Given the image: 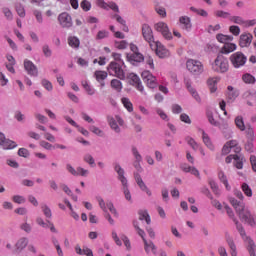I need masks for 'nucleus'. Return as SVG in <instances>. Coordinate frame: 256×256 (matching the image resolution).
Segmentation results:
<instances>
[{
    "mask_svg": "<svg viewBox=\"0 0 256 256\" xmlns=\"http://www.w3.org/2000/svg\"><path fill=\"white\" fill-rule=\"evenodd\" d=\"M134 177H135V181H136L137 185L140 187L141 191H145V193L149 197H151V190H149V188H147V185H145V182H143L141 175H139V173H135Z\"/></svg>",
    "mask_w": 256,
    "mask_h": 256,
    "instance_id": "4be33fe9",
    "label": "nucleus"
},
{
    "mask_svg": "<svg viewBox=\"0 0 256 256\" xmlns=\"http://www.w3.org/2000/svg\"><path fill=\"white\" fill-rule=\"evenodd\" d=\"M230 203L232 207H234L240 220L248 223L251 227H256V216L252 215L249 209L245 208L243 202H239L235 198H230Z\"/></svg>",
    "mask_w": 256,
    "mask_h": 256,
    "instance_id": "f257e3e1",
    "label": "nucleus"
},
{
    "mask_svg": "<svg viewBox=\"0 0 256 256\" xmlns=\"http://www.w3.org/2000/svg\"><path fill=\"white\" fill-rule=\"evenodd\" d=\"M229 31L232 33V35L238 37V35L241 33V28H239V26L232 25L229 27Z\"/></svg>",
    "mask_w": 256,
    "mask_h": 256,
    "instance_id": "4d7b16f0",
    "label": "nucleus"
},
{
    "mask_svg": "<svg viewBox=\"0 0 256 256\" xmlns=\"http://www.w3.org/2000/svg\"><path fill=\"white\" fill-rule=\"evenodd\" d=\"M242 191L246 197H253V190H251V187H249V184L243 183L242 184Z\"/></svg>",
    "mask_w": 256,
    "mask_h": 256,
    "instance_id": "de8ad7c7",
    "label": "nucleus"
},
{
    "mask_svg": "<svg viewBox=\"0 0 256 256\" xmlns=\"http://www.w3.org/2000/svg\"><path fill=\"white\" fill-rule=\"evenodd\" d=\"M90 131L95 135H98V137H103V131L97 126H90Z\"/></svg>",
    "mask_w": 256,
    "mask_h": 256,
    "instance_id": "052dcab7",
    "label": "nucleus"
},
{
    "mask_svg": "<svg viewBox=\"0 0 256 256\" xmlns=\"http://www.w3.org/2000/svg\"><path fill=\"white\" fill-rule=\"evenodd\" d=\"M3 14L5 15L8 21H13V12L7 7L2 9Z\"/></svg>",
    "mask_w": 256,
    "mask_h": 256,
    "instance_id": "5fc2aeb1",
    "label": "nucleus"
},
{
    "mask_svg": "<svg viewBox=\"0 0 256 256\" xmlns=\"http://www.w3.org/2000/svg\"><path fill=\"white\" fill-rule=\"evenodd\" d=\"M133 225H134L138 235L142 238V240L144 242V249H145L146 253L152 252L155 255V253H157V247L155 246V244H153V242H147V239H145V231H143L142 229L139 228V222L134 221Z\"/></svg>",
    "mask_w": 256,
    "mask_h": 256,
    "instance_id": "20e7f679",
    "label": "nucleus"
},
{
    "mask_svg": "<svg viewBox=\"0 0 256 256\" xmlns=\"http://www.w3.org/2000/svg\"><path fill=\"white\" fill-rule=\"evenodd\" d=\"M184 84L185 87L188 89L189 93L192 95V97L198 102L201 103V97L199 96V93H197V90H195L193 87H191L192 82L191 78L184 77Z\"/></svg>",
    "mask_w": 256,
    "mask_h": 256,
    "instance_id": "a211bd4d",
    "label": "nucleus"
},
{
    "mask_svg": "<svg viewBox=\"0 0 256 256\" xmlns=\"http://www.w3.org/2000/svg\"><path fill=\"white\" fill-rule=\"evenodd\" d=\"M227 97L230 101H235L239 97V91L235 90L233 86H228Z\"/></svg>",
    "mask_w": 256,
    "mask_h": 256,
    "instance_id": "7c9ffc66",
    "label": "nucleus"
},
{
    "mask_svg": "<svg viewBox=\"0 0 256 256\" xmlns=\"http://www.w3.org/2000/svg\"><path fill=\"white\" fill-rule=\"evenodd\" d=\"M253 42V34L243 33L240 35L239 46L242 48L249 47Z\"/></svg>",
    "mask_w": 256,
    "mask_h": 256,
    "instance_id": "6ab92c4d",
    "label": "nucleus"
},
{
    "mask_svg": "<svg viewBox=\"0 0 256 256\" xmlns=\"http://www.w3.org/2000/svg\"><path fill=\"white\" fill-rule=\"evenodd\" d=\"M215 16H216V17H219V18H221V19H229V20H230L231 13L225 12V11H223V10H217V11L215 12Z\"/></svg>",
    "mask_w": 256,
    "mask_h": 256,
    "instance_id": "8fccbe9b",
    "label": "nucleus"
},
{
    "mask_svg": "<svg viewBox=\"0 0 256 256\" xmlns=\"http://www.w3.org/2000/svg\"><path fill=\"white\" fill-rule=\"evenodd\" d=\"M41 209H42L46 219H51V217H53V213L51 212V208H49V206L42 204Z\"/></svg>",
    "mask_w": 256,
    "mask_h": 256,
    "instance_id": "3c124183",
    "label": "nucleus"
},
{
    "mask_svg": "<svg viewBox=\"0 0 256 256\" xmlns=\"http://www.w3.org/2000/svg\"><path fill=\"white\" fill-rule=\"evenodd\" d=\"M226 145L233 149L234 153H241V146L239 145V142H237V140H230L226 142Z\"/></svg>",
    "mask_w": 256,
    "mask_h": 256,
    "instance_id": "473e14b6",
    "label": "nucleus"
},
{
    "mask_svg": "<svg viewBox=\"0 0 256 256\" xmlns=\"http://www.w3.org/2000/svg\"><path fill=\"white\" fill-rule=\"evenodd\" d=\"M40 145L43 147V149H47L48 151H51V149H55V146H52L51 143L47 141H41Z\"/></svg>",
    "mask_w": 256,
    "mask_h": 256,
    "instance_id": "774afa93",
    "label": "nucleus"
},
{
    "mask_svg": "<svg viewBox=\"0 0 256 256\" xmlns=\"http://www.w3.org/2000/svg\"><path fill=\"white\" fill-rule=\"evenodd\" d=\"M128 46H129V43H127V41H125V40L115 41L114 42V47L116 49H119L120 51H122L123 49H125Z\"/></svg>",
    "mask_w": 256,
    "mask_h": 256,
    "instance_id": "09e8293b",
    "label": "nucleus"
},
{
    "mask_svg": "<svg viewBox=\"0 0 256 256\" xmlns=\"http://www.w3.org/2000/svg\"><path fill=\"white\" fill-rule=\"evenodd\" d=\"M225 209H226V213L230 217V219H233V221L236 225L237 231L240 234V236L242 237L244 243H246V246L249 245V241H247V239H251V237L247 236V234L245 233V228H243V225H241L239 223V221H237V219H235V214L233 213V210L228 205L225 206Z\"/></svg>",
    "mask_w": 256,
    "mask_h": 256,
    "instance_id": "7ed1b4c3",
    "label": "nucleus"
},
{
    "mask_svg": "<svg viewBox=\"0 0 256 256\" xmlns=\"http://www.w3.org/2000/svg\"><path fill=\"white\" fill-rule=\"evenodd\" d=\"M235 125L239 131H245V121H243V116H237L235 118Z\"/></svg>",
    "mask_w": 256,
    "mask_h": 256,
    "instance_id": "e433bc0d",
    "label": "nucleus"
},
{
    "mask_svg": "<svg viewBox=\"0 0 256 256\" xmlns=\"http://www.w3.org/2000/svg\"><path fill=\"white\" fill-rule=\"evenodd\" d=\"M150 48L152 51H155L157 57L160 59H165L166 57H169L170 52L161 44V42L156 41L155 44H151Z\"/></svg>",
    "mask_w": 256,
    "mask_h": 256,
    "instance_id": "9d476101",
    "label": "nucleus"
},
{
    "mask_svg": "<svg viewBox=\"0 0 256 256\" xmlns=\"http://www.w3.org/2000/svg\"><path fill=\"white\" fill-rule=\"evenodd\" d=\"M132 153L138 163H141V161H143V157H141V154H139V150H137L135 147L132 148Z\"/></svg>",
    "mask_w": 256,
    "mask_h": 256,
    "instance_id": "680f3d73",
    "label": "nucleus"
},
{
    "mask_svg": "<svg viewBox=\"0 0 256 256\" xmlns=\"http://www.w3.org/2000/svg\"><path fill=\"white\" fill-rule=\"evenodd\" d=\"M12 201L18 205H21L22 203H25V198L23 196L15 195L13 196Z\"/></svg>",
    "mask_w": 256,
    "mask_h": 256,
    "instance_id": "0e129e2a",
    "label": "nucleus"
},
{
    "mask_svg": "<svg viewBox=\"0 0 256 256\" xmlns=\"http://www.w3.org/2000/svg\"><path fill=\"white\" fill-rule=\"evenodd\" d=\"M227 243H228L230 251H231L230 252L231 256H237V246L235 245V242L233 241V239H228Z\"/></svg>",
    "mask_w": 256,
    "mask_h": 256,
    "instance_id": "a18cd8bd",
    "label": "nucleus"
},
{
    "mask_svg": "<svg viewBox=\"0 0 256 256\" xmlns=\"http://www.w3.org/2000/svg\"><path fill=\"white\" fill-rule=\"evenodd\" d=\"M186 141L188 143V145H190V147H192V149H194V151H197V149H199V144H197V142H195V140L191 137H187Z\"/></svg>",
    "mask_w": 256,
    "mask_h": 256,
    "instance_id": "6e6d98bb",
    "label": "nucleus"
},
{
    "mask_svg": "<svg viewBox=\"0 0 256 256\" xmlns=\"http://www.w3.org/2000/svg\"><path fill=\"white\" fill-rule=\"evenodd\" d=\"M66 169L68 173H71V175H74V177H87V175H89V170H85L84 168L81 167L75 169L73 168V166H71V164H67Z\"/></svg>",
    "mask_w": 256,
    "mask_h": 256,
    "instance_id": "dca6fc26",
    "label": "nucleus"
},
{
    "mask_svg": "<svg viewBox=\"0 0 256 256\" xmlns=\"http://www.w3.org/2000/svg\"><path fill=\"white\" fill-rule=\"evenodd\" d=\"M221 81L219 77H212L207 80V85L210 89V93H215L217 91V83Z\"/></svg>",
    "mask_w": 256,
    "mask_h": 256,
    "instance_id": "b1692460",
    "label": "nucleus"
},
{
    "mask_svg": "<svg viewBox=\"0 0 256 256\" xmlns=\"http://www.w3.org/2000/svg\"><path fill=\"white\" fill-rule=\"evenodd\" d=\"M202 139L206 147H208V149H210L211 151L215 149V146H213V143L211 142V138H209V135L207 133L205 132L202 133Z\"/></svg>",
    "mask_w": 256,
    "mask_h": 256,
    "instance_id": "c9c22d12",
    "label": "nucleus"
},
{
    "mask_svg": "<svg viewBox=\"0 0 256 256\" xmlns=\"http://www.w3.org/2000/svg\"><path fill=\"white\" fill-rule=\"evenodd\" d=\"M186 69L192 73V75H201L205 71L203 63L196 59H188L186 61Z\"/></svg>",
    "mask_w": 256,
    "mask_h": 256,
    "instance_id": "39448f33",
    "label": "nucleus"
},
{
    "mask_svg": "<svg viewBox=\"0 0 256 256\" xmlns=\"http://www.w3.org/2000/svg\"><path fill=\"white\" fill-rule=\"evenodd\" d=\"M84 161L85 163H88V165H95V159L93 158V156H91V154H86L84 156Z\"/></svg>",
    "mask_w": 256,
    "mask_h": 256,
    "instance_id": "e2e57ef3",
    "label": "nucleus"
},
{
    "mask_svg": "<svg viewBox=\"0 0 256 256\" xmlns=\"http://www.w3.org/2000/svg\"><path fill=\"white\" fill-rule=\"evenodd\" d=\"M96 199L99 203L100 209H102L104 211H107V209H109V211H110V213H112V215H114L115 217H118L119 214L117 213V209H115L113 202H107L105 205V200H103V198L97 197Z\"/></svg>",
    "mask_w": 256,
    "mask_h": 256,
    "instance_id": "4468645a",
    "label": "nucleus"
},
{
    "mask_svg": "<svg viewBox=\"0 0 256 256\" xmlns=\"http://www.w3.org/2000/svg\"><path fill=\"white\" fill-rule=\"evenodd\" d=\"M236 49L237 45L235 43L228 42L227 44H224L220 52L224 55H229V53H233Z\"/></svg>",
    "mask_w": 256,
    "mask_h": 256,
    "instance_id": "a878e982",
    "label": "nucleus"
},
{
    "mask_svg": "<svg viewBox=\"0 0 256 256\" xmlns=\"http://www.w3.org/2000/svg\"><path fill=\"white\" fill-rule=\"evenodd\" d=\"M218 178L221 181V183H223V185H225V188L227 189V191H230L231 186H229V181L227 180V176L225 175V172L220 171L218 173Z\"/></svg>",
    "mask_w": 256,
    "mask_h": 256,
    "instance_id": "72a5a7b5",
    "label": "nucleus"
},
{
    "mask_svg": "<svg viewBox=\"0 0 256 256\" xmlns=\"http://www.w3.org/2000/svg\"><path fill=\"white\" fill-rule=\"evenodd\" d=\"M80 7L81 9H83V11H91V2H89L88 0H83L80 3Z\"/></svg>",
    "mask_w": 256,
    "mask_h": 256,
    "instance_id": "13d9d810",
    "label": "nucleus"
},
{
    "mask_svg": "<svg viewBox=\"0 0 256 256\" xmlns=\"http://www.w3.org/2000/svg\"><path fill=\"white\" fill-rule=\"evenodd\" d=\"M212 69L216 73H227L229 71V60L223 55H218L212 64Z\"/></svg>",
    "mask_w": 256,
    "mask_h": 256,
    "instance_id": "f03ea898",
    "label": "nucleus"
},
{
    "mask_svg": "<svg viewBox=\"0 0 256 256\" xmlns=\"http://www.w3.org/2000/svg\"><path fill=\"white\" fill-rule=\"evenodd\" d=\"M127 60L130 61V63H141V61L145 60V57L139 52H134L127 55Z\"/></svg>",
    "mask_w": 256,
    "mask_h": 256,
    "instance_id": "5701e85b",
    "label": "nucleus"
},
{
    "mask_svg": "<svg viewBox=\"0 0 256 256\" xmlns=\"http://www.w3.org/2000/svg\"><path fill=\"white\" fill-rule=\"evenodd\" d=\"M231 23H235L236 25H242L244 27L245 20L241 16H230Z\"/></svg>",
    "mask_w": 256,
    "mask_h": 256,
    "instance_id": "49530a36",
    "label": "nucleus"
},
{
    "mask_svg": "<svg viewBox=\"0 0 256 256\" xmlns=\"http://www.w3.org/2000/svg\"><path fill=\"white\" fill-rule=\"evenodd\" d=\"M28 243H29V241L27 240V238H21L16 243L17 250L18 251H23V249H25L27 247Z\"/></svg>",
    "mask_w": 256,
    "mask_h": 256,
    "instance_id": "a19ab883",
    "label": "nucleus"
},
{
    "mask_svg": "<svg viewBox=\"0 0 256 256\" xmlns=\"http://www.w3.org/2000/svg\"><path fill=\"white\" fill-rule=\"evenodd\" d=\"M107 71L109 75H112V77H117L118 79H125V71L123 70V67H121V64L112 61L107 67Z\"/></svg>",
    "mask_w": 256,
    "mask_h": 256,
    "instance_id": "0eeeda50",
    "label": "nucleus"
},
{
    "mask_svg": "<svg viewBox=\"0 0 256 256\" xmlns=\"http://www.w3.org/2000/svg\"><path fill=\"white\" fill-rule=\"evenodd\" d=\"M138 214L140 221H146L147 225H151V216H149L147 210H140Z\"/></svg>",
    "mask_w": 256,
    "mask_h": 256,
    "instance_id": "2f4dec72",
    "label": "nucleus"
},
{
    "mask_svg": "<svg viewBox=\"0 0 256 256\" xmlns=\"http://www.w3.org/2000/svg\"><path fill=\"white\" fill-rule=\"evenodd\" d=\"M216 39L218 43H223V45H227V43H231V41H233V36L225 35V34H217Z\"/></svg>",
    "mask_w": 256,
    "mask_h": 256,
    "instance_id": "cd10ccee",
    "label": "nucleus"
},
{
    "mask_svg": "<svg viewBox=\"0 0 256 256\" xmlns=\"http://www.w3.org/2000/svg\"><path fill=\"white\" fill-rule=\"evenodd\" d=\"M94 77L96 78L98 83L101 84V87H105V82L104 81L107 79V72L106 71L97 70L94 73Z\"/></svg>",
    "mask_w": 256,
    "mask_h": 256,
    "instance_id": "393cba45",
    "label": "nucleus"
},
{
    "mask_svg": "<svg viewBox=\"0 0 256 256\" xmlns=\"http://www.w3.org/2000/svg\"><path fill=\"white\" fill-rule=\"evenodd\" d=\"M0 145L3 149H15L17 147V143L5 138V134L0 132Z\"/></svg>",
    "mask_w": 256,
    "mask_h": 256,
    "instance_id": "412c9836",
    "label": "nucleus"
},
{
    "mask_svg": "<svg viewBox=\"0 0 256 256\" xmlns=\"http://www.w3.org/2000/svg\"><path fill=\"white\" fill-rule=\"evenodd\" d=\"M96 5L101 9H112L115 13H119V6L115 2H105V0H96Z\"/></svg>",
    "mask_w": 256,
    "mask_h": 256,
    "instance_id": "f3484780",
    "label": "nucleus"
},
{
    "mask_svg": "<svg viewBox=\"0 0 256 256\" xmlns=\"http://www.w3.org/2000/svg\"><path fill=\"white\" fill-rule=\"evenodd\" d=\"M246 241H248V245L246 246L247 251L249 253L250 256H256V245H255V241H253V239L251 238H246Z\"/></svg>",
    "mask_w": 256,
    "mask_h": 256,
    "instance_id": "c85d7f7f",
    "label": "nucleus"
},
{
    "mask_svg": "<svg viewBox=\"0 0 256 256\" xmlns=\"http://www.w3.org/2000/svg\"><path fill=\"white\" fill-rule=\"evenodd\" d=\"M121 240L123 241L126 249L131 251V241H129V238L126 235H121Z\"/></svg>",
    "mask_w": 256,
    "mask_h": 256,
    "instance_id": "bf43d9fd",
    "label": "nucleus"
},
{
    "mask_svg": "<svg viewBox=\"0 0 256 256\" xmlns=\"http://www.w3.org/2000/svg\"><path fill=\"white\" fill-rule=\"evenodd\" d=\"M155 31L158 33H161V35L164 37V39H167V41H171L173 39V34L171 33V30H169V25L165 22H157L154 25Z\"/></svg>",
    "mask_w": 256,
    "mask_h": 256,
    "instance_id": "6e6552de",
    "label": "nucleus"
},
{
    "mask_svg": "<svg viewBox=\"0 0 256 256\" xmlns=\"http://www.w3.org/2000/svg\"><path fill=\"white\" fill-rule=\"evenodd\" d=\"M58 21L61 27L65 29H69V27H73V19L69 13L63 12L58 16Z\"/></svg>",
    "mask_w": 256,
    "mask_h": 256,
    "instance_id": "ddd939ff",
    "label": "nucleus"
},
{
    "mask_svg": "<svg viewBox=\"0 0 256 256\" xmlns=\"http://www.w3.org/2000/svg\"><path fill=\"white\" fill-rule=\"evenodd\" d=\"M230 62L235 69H239L247 63V57L242 52H235L230 56Z\"/></svg>",
    "mask_w": 256,
    "mask_h": 256,
    "instance_id": "1a4fd4ad",
    "label": "nucleus"
},
{
    "mask_svg": "<svg viewBox=\"0 0 256 256\" xmlns=\"http://www.w3.org/2000/svg\"><path fill=\"white\" fill-rule=\"evenodd\" d=\"M110 85H111L112 89H115V91H117L118 93H121V91L123 89V83H121L120 80L112 79L110 82Z\"/></svg>",
    "mask_w": 256,
    "mask_h": 256,
    "instance_id": "f704fd0d",
    "label": "nucleus"
},
{
    "mask_svg": "<svg viewBox=\"0 0 256 256\" xmlns=\"http://www.w3.org/2000/svg\"><path fill=\"white\" fill-rule=\"evenodd\" d=\"M24 68L27 71L28 75H31L32 77H37L39 71L37 70V66L30 60H24Z\"/></svg>",
    "mask_w": 256,
    "mask_h": 256,
    "instance_id": "aec40b11",
    "label": "nucleus"
},
{
    "mask_svg": "<svg viewBox=\"0 0 256 256\" xmlns=\"http://www.w3.org/2000/svg\"><path fill=\"white\" fill-rule=\"evenodd\" d=\"M129 79L131 81V85H133V87H135L137 91H140V93H142L143 95H147V93H145V88L143 87V84L141 83V79L139 78V76H137L135 73H131L129 75Z\"/></svg>",
    "mask_w": 256,
    "mask_h": 256,
    "instance_id": "2eb2a0df",
    "label": "nucleus"
},
{
    "mask_svg": "<svg viewBox=\"0 0 256 256\" xmlns=\"http://www.w3.org/2000/svg\"><path fill=\"white\" fill-rule=\"evenodd\" d=\"M123 106L129 113H133V103H131V100L129 98H122L121 99Z\"/></svg>",
    "mask_w": 256,
    "mask_h": 256,
    "instance_id": "ea45409f",
    "label": "nucleus"
},
{
    "mask_svg": "<svg viewBox=\"0 0 256 256\" xmlns=\"http://www.w3.org/2000/svg\"><path fill=\"white\" fill-rule=\"evenodd\" d=\"M114 19H116V21L120 23V25H122V31H124L125 33H129V27H127L125 20L121 16L115 14Z\"/></svg>",
    "mask_w": 256,
    "mask_h": 256,
    "instance_id": "4c0bfd02",
    "label": "nucleus"
},
{
    "mask_svg": "<svg viewBox=\"0 0 256 256\" xmlns=\"http://www.w3.org/2000/svg\"><path fill=\"white\" fill-rule=\"evenodd\" d=\"M233 159L235 161L236 169H243V161H244L243 156H239L236 154V155H233Z\"/></svg>",
    "mask_w": 256,
    "mask_h": 256,
    "instance_id": "79ce46f5",
    "label": "nucleus"
},
{
    "mask_svg": "<svg viewBox=\"0 0 256 256\" xmlns=\"http://www.w3.org/2000/svg\"><path fill=\"white\" fill-rule=\"evenodd\" d=\"M108 123L111 129H113L116 133H119L121 131V129H119V126L117 125V121H115V118L108 117Z\"/></svg>",
    "mask_w": 256,
    "mask_h": 256,
    "instance_id": "c03bdc74",
    "label": "nucleus"
},
{
    "mask_svg": "<svg viewBox=\"0 0 256 256\" xmlns=\"http://www.w3.org/2000/svg\"><path fill=\"white\" fill-rule=\"evenodd\" d=\"M209 185L214 195L219 197V195H221V190L219 189V186L217 185V183H215L213 180H209Z\"/></svg>",
    "mask_w": 256,
    "mask_h": 256,
    "instance_id": "37998d69",
    "label": "nucleus"
},
{
    "mask_svg": "<svg viewBox=\"0 0 256 256\" xmlns=\"http://www.w3.org/2000/svg\"><path fill=\"white\" fill-rule=\"evenodd\" d=\"M141 77L149 89H155V87H157V78L153 76V74H151L148 70L143 71L141 73Z\"/></svg>",
    "mask_w": 256,
    "mask_h": 256,
    "instance_id": "f8f14e48",
    "label": "nucleus"
},
{
    "mask_svg": "<svg viewBox=\"0 0 256 256\" xmlns=\"http://www.w3.org/2000/svg\"><path fill=\"white\" fill-rule=\"evenodd\" d=\"M82 86L84 87L85 91L88 95H95V89H93L87 81L82 82Z\"/></svg>",
    "mask_w": 256,
    "mask_h": 256,
    "instance_id": "864d4df0",
    "label": "nucleus"
},
{
    "mask_svg": "<svg viewBox=\"0 0 256 256\" xmlns=\"http://www.w3.org/2000/svg\"><path fill=\"white\" fill-rule=\"evenodd\" d=\"M107 37H109V31H107V30H100V31H98V33L96 35V39L98 41L101 39H107Z\"/></svg>",
    "mask_w": 256,
    "mask_h": 256,
    "instance_id": "603ef678",
    "label": "nucleus"
},
{
    "mask_svg": "<svg viewBox=\"0 0 256 256\" xmlns=\"http://www.w3.org/2000/svg\"><path fill=\"white\" fill-rule=\"evenodd\" d=\"M16 13H18L19 17H25V8L20 4L16 6Z\"/></svg>",
    "mask_w": 256,
    "mask_h": 256,
    "instance_id": "338daca9",
    "label": "nucleus"
},
{
    "mask_svg": "<svg viewBox=\"0 0 256 256\" xmlns=\"http://www.w3.org/2000/svg\"><path fill=\"white\" fill-rule=\"evenodd\" d=\"M242 81H244L248 85H254L256 80H255V76L249 73H246L242 76Z\"/></svg>",
    "mask_w": 256,
    "mask_h": 256,
    "instance_id": "58836bf2",
    "label": "nucleus"
},
{
    "mask_svg": "<svg viewBox=\"0 0 256 256\" xmlns=\"http://www.w3.org/2000/svg\"><path fill=\"white\" fill-rule=\"evenodd\" d=\"M142 35L144 40L149 43L150 47L151 45L155 44L157 41H155V36L153 35V29H151V26L149 24H143L142 25Z\"/></svg>",
    "mask_w": 256,
    "mask_h": 256,
    "instance_id": "9b49d317",
    "label": "nucleus"
},
{
    "mask_svg": "<svg viewBox=\"0 0 256 256\" xmlns=\"http://www.w3.org/2000/svg\"><path fill=\"white\" fill-rule=\"evenodd\" d=\"M68 45L72 49H79L81 41L77 38V36H70L68 37Z\"/></svg>",
    "mask_w": 256,
    "mask_h": 256,
    "instance_id": "c756f323",
    "label": "nucleus"
},
{
    "mask_svg": "<svg viewBox=\"0 0 256 256\" xmlns=\"http://www.w3.org/2000/svg\"><path fill=\"white\" fill-rule=\"evenodd\" d=\"M180 25H183V29L186 31H191L193 25L191 24V18L188 16H182L179 18Z\"/></svg>",
    "mask_w": 256,
    "mask_h": 256,
    "instance_id": "bb28decb",
    "label": "nucleus"
},
{
    "mask_svg": "<svg viewBox=\"0 0 256 256\" xmlns=\"http://www.w3.org/2000/svg\"><path fill=\"white\" fill-rule=\"evenodd\" d=\"M114 169L116 173H118V179L123 185L125 199L127 201H131V192H129V188H127V178H125V170H123V168H121V165L119 164H116Z\"/></svg>",
    "mask_w": 256,
    "mask_h": 256,
    "instance_id": "423d86ee",
    "label": "nucleus"
},
{
    "mask_svg": "<svg viewBox=\"0 0 256 256\" xmlns=\"http://www.w3.org/2000/svg\"><path fill=\"white\" fill-rule=\"evenodd\" d=\"M42 51H43V54L45 55V57H51V55L53 54V52L49 48V45H44L42 47Z\"/></svg>",
    "mask_w": 256,
    "mask_h": 256,
    "instance_id": "69168bd1",
    "label": "nucleus"
}]
</instances>
